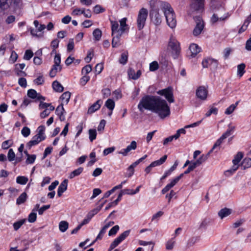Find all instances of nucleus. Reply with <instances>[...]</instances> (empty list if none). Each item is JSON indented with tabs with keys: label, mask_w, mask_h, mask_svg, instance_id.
I'll return each instance as SVG.
<instances>
[{
	"label": "nucleus",
	"mask_w": 251,
	"mask_h": 251,
	"mask_svg": "<svg viewBox=\"0 0 251 251\" xmlns=\"http://www.w3.org/2000/svg\"><path fill=\"white\" fill-rule=\"evenodd\" d=\"M27 195L26 193L23 192L20 196L17 199L16 204L20 205L24 203L27 200Z\"/></svg>",
	"instance_id": "obj_28"
},
{
	"label": "nucleus",
	"mask_w": 251,
	"mask_h": 251,
	"mask_svg": "<svg viewBox=\"0 0 251 251\" xmlns=\"http://www.w3.org/2000/svg\"><path fill=\"white\" fill-rule=\"evenodd\" d=\"M157 93L159 95L164 96L169 102L172 103L174 102L173 89L171 87H168L159 90Z\"/></svg>",
	"instance_id": "obj_8"
},
{
	"label": "nucleus",
	"mask_w": 251,
	"mask_h": 251,
	"mask_svg": "<svg viewBox=\"0 0 251 251\" xmlns=\"http://www.w3.org/2000/svg\"><path fill=\"white\" fill-rule=\"evenodd\" d=\"M68 182V180L67 179H65L59 186L57 190V195L58 197H61L62 194L67 190Z\"/></svg>",
	"instance_id": "obj_17"
},
{
	"label": "nucleus",
	"mask_w": 251,
	"mask_h": 251,
	"mask_svg": "<svg viewBox=\"0 0 251 251\" xmlns=\"http://www.w3.org/2000/svg\"><path fill=\"white\" fill-rule=\"evenodd\" d=\"M101 31L99 28H96L93 32V35L96 41H99L101 38Z\"/></svg>",
	"instance_id": "obj_39"
},
{
	"label": "nucleus",
	"mask_w": 251,
	"mask_h": 251,
	"mask_svg": "<svg viewBox=\"0 0 251 251\" xmlns=\"http://www.w3.org/2000/svg\"><path fill=\"white\" fill-rule=\"evenodd\" d=\"M89 137L91 142H93L96 138L97 131L95 129H90L89 130Z\"/></svg>",
	"instance_id": "obj_40"
},
{
	"label": "nucleus",
	"mask_w": 251,
	"mask_h": 251,
	"mask_svg": "<svg viewBox=\"0 0 251 251\" xmlns=\"http://www.w3.org/2000/svg\"><path fill=\"white\" fill-rule=\"evenodd\" d=\"M92 71V66L90 65H87L84 66L82 69V73L87 74Z\"/></svg>",
	"instance_id": "obj_62"
},
{
	"label": "nucleus",
	"mask_w": 251,
	"mask_h": 251,
	"mask_svg": "<svg viewBox=\"0 0 251 251\" xmlns=\"http://www.w3.org/2000/svg\"><path fill=\"white\" fill-rule=\"evenodd\" d=\"M105 106L110 111H112L115 107V102L112 99H108L105 102Z\"/></svg>",
	"instance_id": "obj_38"
},
{
	"label": "nucleus",
	"mask_w": 251,
	"mask_h": 251,
	"mask_svg": "<svg viewBox=\"0 0 251 251\" xmlns=\"http://www.w3.org/2000/svg\"><path fill=\"white\" fill-rule=\"evenodd\" d=\"M110 23L111 24L112 34L120 33V27L119 28V24L118 22L116 21H110Z\"/></svg>",
	"instance_id": "obj_26"
},
{
	"label": "nucleus",
	"mask_w": 251,
	"mask_h": 251,
	"mask_svg": "<svg viewBox=\"0 0 251 251\" xmlns=\"http://www.w3.org/2000/svg\"><path fill=\"white\" fill-rule=\"evenodd\" d=\"M159 68V65L157 61H153L150 64V70L153 72L157 70Z\"/></svg>",
	"instance_id": "obj_47"
},
{
	"label": "nucleus",
	"mask_w": 251,
	"mask_h": 251,
	"mask_svg": "<svg viewBox=\"0 0 251 251\" xmlns=\"http://www.w3.org/2000/svg\"><path fill=\"white\" fill-rule=\"evenodd\" d=\"M52 87L53 89L57 92H62L64 90L63 86L57 80L52 82Z\"/></svg>",
	"instance_id": "obj_23"
},
{
	"label": "nucleus",
	"mask_w": 251,
	"mask_h": 251,
	"mask_svg": "<svg viewBox=\"0 0 251 251\" xmlns=\"http://www.w3.org/2000/svg\"><path fill=\"white\" fill-rule=\"evenodd\" d=\"M36 158V155L35 154H31L27 157L25 162L27 164H33Z\"/></svg>",
	"instance_id": "obj_46"
},
{
	"label": "nucleus",
	"mask_w": 251,
	"mask_h": 251,
	"mask_svg": "<svg viewBox=\"0 0 251 251\" xmlns=\"http://www.w3.org/2000/svg\"><path fill=\"white\" fill-rule=\"evenodd\" d=\"M140 111L143 112V109L151 110L158 114L161 119L168 117L170 109L166 100L151 96H146L142 98L138 105Z\"/></svg>",
	"instance_id": "obj_1"
},
{
	"label": "nucleus",
	"mask_w": 251,
	"mask_h": 251,
	"mask_svg": "<svg viewBox=\"0 0 251 251\" xmlns=\"http://www.w3.org/2000/svg\"><path fill=\"white\" fill-rule=\"evenodd\" d=\"M11 1V0H0V8L2 9H6L9 7V3Z\"/></svg>",
	"instance_id": "obj_42"
},
{
	"label": "nucleus",
	"mask_w": 251,
	"mask_h": 251,
	"mask_svg": "<svg viewBox=\"0 0 251 251\" xmlns=\"http://www.w3.org/2000/svg\"><path fill=\"white\" fill-rule=\"evenodd\" d=\"M148 10L145 8H141L138 12L137 18V25L139 30L144 28L148 17Z\"/></svg>",
	"instance_id": "obj_4"
},
{
	"label": "nucleus",
	"mask_w": 251,
	"mask_h": 251,
	"mask_svg": "<svg viewBox=\"0 0 251 251\" xmlns=\"http://www.w3.org/2000/svg\"><path fill=\"white\" fill-rule=\"evenodd\" d=\"M8 159L9 161L11 162L15 160V154L13 150V149H10L7 154Z\"/></svg>",
	"instance_id": "obj_48"
},
{
	"label": "nucleus",
	"mask_w": 251,
	"mask_h": 251,
	"mask_svg": "<svg viewBox=\"0 0 251 251\" xmlns=\"http://www.w3.org/2000/svg\"><path fill=\"white\" fill-rule=\"evenodd\" d=\"M115 150V148L114 147L106 148L103 151V155L104 156L107 155L108 154L113 152Z\"/></svg>",
	"instance_id": "obj_60"
},
{
	"label": "nucleus",
	"mask_w": 251,
	"mask_h": 251,
	"mask_svg": "<svg viewBox=\"0 0 251 251\" xmlns=\"http://www.w3.org/2000/svg\"><path fill=\"white\" fill-rule=\"evenodd\" d=\"M174 139H177L175 135L165 138L163 141V145L165 146L167 145L169 142H172Z\"/></svg>",
	"instance_id": "obj_58"
},
{
	"label": "nucleus",
	"mask_w": 251,
	"mask_h": 251,
	"mask_svg": "<svg viewBox=\"0 0 251 251\" xmlns=\"http://www.w3.org/2000/svg\"><path fill=\"white\" fill-rule=\"evenodd\" d=\"M243 157V153L242 152H238L237 154L234 156V159L232 160L233 165L232 166L231 169L228 171V172L231 173L235 172L239 168V163Z\"/></svg>",
	"instance_id": "obj_9"
},
{
	"label": "nucleus",
	"mask_w": 251,
	"mask_h": 251,
	"mask_svg": "<svg viewBox=\"0 0 251 251\" xmlns=\"http://www.w3.org/2000/svg\"><path fill=\"white\" fill-rule=\"evenodd\" d=\"M204 0H194L191 6L195 10L201 12L204 9Z\"/></svg>",
	"instance_id": "obj_15"
},
{
	"label": "nucleus",
	"mask_w": 251,
	"mask_h": 251,
	"mask_svg": "<svg viewBox=\"0 0 251 251\" xmlns=\"http://www.w3.org/2000/svg\"><path fill=\"white\" fill-rule=\"evenodd\" d=\"M18 58V55L16 52L14 51H12L11 53V55L9 58V61L12 63L15 62Z\"/></svg>",
	"instance_id": "obj_61"
},
{
	"label": "nucleus",
	"mask_w": 251,
	"mask_h": 251,
	"mask_svg": "<svg viewBox=\"0 0 251 251\" xmlns=\"http://www.w3.org/2000/svg\"><path fill=\"white\" fill-rule=\"evenodd\" d=\"M33 56V52L30 50H27L25 52V55L24 56V59L25 60H29Z\"/></svg>",
	"instance_id": "obj_45"
},
{
	"label": "nucleus",
	"mask_w": 251,
	"mask_h": 251,
	"mask_svg": "<svg viewBox=\"0 0 251 251\" xmlns=\"http://www.w3.org/2000/svg\"><path fill=\"white\" fill-rule=\"evenodd\" d=\"M45 127L44 126H39L37 129V134L41 136H44L46 138V136L45 134Z\"/></svg>",
	"instance_id": "obj_52"
},
{
	"label": "nucleus",
	"mask_w": 251,
	"mask_h": 251,
	"mask_svg": "<svg viewBox=\"0 0 251 251\" xmlns=\"http://www.w3.org/2000/svg\"><path fill=\"white\" fill-rule=\"evenodd\" d=\"M25 221V219H23L14 223L13 224V227L14 229L15 230H17L18 229H19L21 227V226L24 224Z\"/></svg>",
	"instance_id": "obj_44"
},
{
	"label": "nucleus",
	"mask_w": 251,
	"mask_h": 251,
	"mask_svg": "<svg viewBox=\"0 0 251 251\" xmlns=\"http://www.w3.org/2000/svg\"><path fill=\"white\" fill-rule=\"evenodd\" d=\"M84 13V8L80 9V8H76L72 11L71 14L73 16H78V15H80V14H82V13Z\"/></svg>",
	"instance_id": "obj_51"
},
{
	"label": "nucleus",
	"mask_w": 251,
	"mask_h": 251,
	"mask_svg": "<svg viewBox=\"0 0 251 251\" xmlns=\"http://www.w3.org/2000/svg\"><path fill=\"white\" fill-rule=\"evenodd\" d=\"M246 65L244 63H241L237 65V74L240 77H242L245 73Z\"/></svg>",
	"instance_id": "obj_29"
},
{
	"label": "nucleus",
	"mask_w": 251,
	"mask_h": 251,
	"mask_svg": "<svg viewBox=\"0 0 251 251\" xmlns=\"http://www.w3.org/2000/svg\"><path fill=\"white\" fill-rule=\"evenodd\" d=\"M18 83L21 87L25 88L26 87V80L24 77H21L19 79Z\"/></svg>",
	"instance_id": "obj_63"
},
{
	"label": "nucleus",
	"mask_w": 251,
	"mask_h": 251,
	"mask_svg": "<svg viewBox=\"0 0 251 251\" xmlns=\"http://www.w3.org/2000/svg\"><path fill=\"white\" fill-rule=\"evenodd\" d=\"M25 66V63L17 64L16 65L15 70L18 75H26V73L23 71H20V70H23Z\"/></svg>",
	"instance_id": "obj_27"
},
{
	"label": "nucleus",
	"mask_w": 251,
	"mask_h": 251,
	"mask_svg": "<svg viewBox=\"0 0 251 251\" xmlns=\"http://www.w3.org/2000/svg\"><path fill=\"white\" fill-rule=\"evenodd\" d=\"M167 49L171 52L174 59L176 58L180 53V48L179 43L172 36L170 38Z\"/></svg>",
	"instance_id": "obj_3"
},
{
	"label": "nucleus",
	"mask_w": 251,
	"mask_h": 251,
	"mask_svg": "<svg viewBox=\"0 0 251 251\" xmlns=\"http://www.w3.org/2000/svg\"><path fill=\"white\" fill-rule=\"evenodd\" d=\"M27 96L31 99H35L37 97V93L34 89H30L27 92Z\"/></svg>",
	"instance_id": "obj_54"
},
{
	"label": "nucleus",
	"mask_w": 251,
	"mask_h": 251,
	"mask_svg": "<svg viewBox=\"0 0 251 251\" xmlns=\"http://www.w3.org/2000/svg\"><path fill=\"white\" fill-rule=\"evenodd\" d=\"M130 232V230H127L121 233L110 244L109 251H111L118 246L122 241H123L127 237H128Z\"/></svg>",
	"instance_id": "obj_7"
},
{
	"label": "nucleus",
	"mask_w": 251,
	"mask_h": 251,
	"mask_svg": "<svg viewBox=\"0 0 251 251\" xmlns=\"http://www.w3.org/2000/svg\"><path fill=\"white\" fill-rule=\"evenodd\" d=\"M45 139V137L41 136L36 134L32 138L31 140L27 143L26 147L30 149L32 146L38 145Z\"/></svg>",
	"instance_id": "obj_11"
},
{
	"label": "nucleus",
	"mask_w": 251,
	"mask_h": 251,
	"mask_svg": "<svg viewBox=\"0 0 251 251\" xmlns=\"http://www.w3.org/2000/svg\"><path fill=\"white\" fill-rule=\"evenodd\" d=\"M122 34L121 33L112 34L113 36L112 46L113 48L117 47L120 45V38Z\"/></svg>",
	"instance_id": "obj_21"
},
{
	"label": "nucleus",
	"mask_w": 251,
	"mask_h": 251,
	"mask_svg": "<svg viewBox=\"0 0 251 251\" xmlns=\"http://www.w3.org/2000/svg\"><path fill=\"white\" fill-rule=\"evenodd\" d=\"M196 94L198 98L201 100H204L206 99L207 97V89L205 87L201 86L197 88Z\"/></svg>",
	"instance_id": "obj_10"
},
{
	"label": "nucleus",
	"mask_w": 251,
	"mask_h": 251,
	"mask_svg": "<svg viewBox=\"0 0 251 251\" xmlns=\"http://www.w3.org/2000/svg\"><path fill=\"white\" fill-rule=\"evenodd\" d=\"M55 113L59 117V120L61 121H64L65 120V114L66 113V111L63 107V103H61L56 107Z\"/></svg>",
	"instance_id": "obj_16"
},
{
	"label": "nucleus",
	"mask_w": 251,
	"mask_h": 251,
	"mask_svg": "<svg viewBox=\"0 0 251 251\" xmlns=\"http://www.w3.org/2000/svg\"><path fill=\"white\" fill-rule=\"evenodd\" d=\"M44 82L43 76L40 75L36 79L34 80V83L37 85H42Z\"/></svg>",
	"instance_id": "obj_57"
},
{
	"label": "nucleus",
	"mask_w": 251,
	"mask_h": 251,
	"mask_svg": "<svg viewBox=\"0 0 251 251\" xmlns=\"http://www.w3.org/2000/svg\"><path fill=\"white\" fill-rule=\"evenodd\" d=\"M105 9L99 4L96 5L94 7V12L96 14H99L104 12Z\"/></svg>",
	"instance_id": "obj_43"
},
{
	"label": "nucleus",
	"mask_w": 251,
	"mask_h": 251,
	"mask_svg": "<svg viewBox=\"0 0 251 251\" xmlns=\"http://www.w3.org/2000/svg\"><path fill=\"white\" fill-rule=\"evenodd\" d=\"M232 210L227 208H224L221 209L218 212V215L221 219L229 216L231 214Z\"/></svg>",
	"instance_id": "obj_20"
},
{
	"label": "nucleus",
	"mask_w": 251,
	"mask_h": 251,
	"mask_svg": "<svg viewBox=\"0 0 251 251\" xmlns=\"http://www.w3.org/2000/svg\"><path fill=\"white\" fill-rule=\"evenodd\" d=\"M167 158V155H164L163 157L160 158L159 160H156V161H154L151 162V167H154L162 165V164H163L165 162V161H166Z\"/></svg>",
	"instance_id": "obj_25"
},
{
	"label": "nucleus",
	"mask_w": 251,
	"mask_h": 251,
	"mask_svg": "<svg viewBox=\"0 0 251 251\" xmlns=\"http://www.w3.org/2000/svg\"><path fill=\"white\" fill-rule=\"evenodd\" d=\"M202 65L203 68L212 67L213 68H216L218 66V62L215 59L207 58L203 59L202 62Z\"/></svg>",
	"instance_id": "obj_14"
},
{
	"label": "nucleus",
	"mask_w": 251,
	"mask_h": 251,
	"mask_svg": "<svg viewBox=\"0 0 251 251\" xmlns=\"http://www.w3.org/2000/svg\"><path fill=\"white\" fill-rule=\"evenodd\" d=\"M225 12V9L221 8L218 13L214 14L211 18V23H215L218 21H223L227 19L229 17V15L228 13Z\"/></svg>",
	"instance_id": "obj_5"
},
{
	"label": "nucleus",
	"mask_w": 251,
	"mask_h": 251,
	"mask_svg": "<svg viewBox=\"0 0 251 251\" xmlns=\"http://www.w3.org/2000/svg\"><path fill=\"white\" fill-rule=\"evenodd\" d=\"M68 223L65 221H61L59 224V230L62 232L66 231L68 229Z\"/></svg>",
	"instance_id": "obj_36"
},
{
	"label": "nucleus",
	"mask_w": 251,
	"mask_h": 251,
	"mask_svg": "<svg viewBox=\"0 0 251 251\" xmlns=\"http://www.w3.org/2000/svg\"><path fill=\"white\" fill-rule=\"evenodd\" d=\"M211 152L210 151L206 154H202L197 160H196V162L200 166L204 162H205L208 159L210 153Z\"/></svg>",
	"instance_id": "obj_32"
},
{
	"label": "nucleus",
	"mask_w": 251,
	"mask_h": 251,
	"mask_svg": "<svg viewBox=\"0 0 251 251\" xmlns=\"http://www.w3.org/2000/svg\"><path fill=\"white\" fill-rule=\"evenodd\" d=\"M126 21L127 19L126 18H124L119 21L120 24V32L121 34H123L127 29L128 25L126 24Z\"/></svg>",
	"instance_id": "obj_22"
},
{
	"label": "nucleus",
	"mask_w": 251,
	"mask_h": 251,
	"mask_svg": "<svg viewBox=\"0 0 251 251\" xmlns=\"http://www.w3.org/2000/svg\"><path fill=\"white\" fill-rule=\"evenodd\" d=\"M102 101L101 100H98L95 103L91 105L88 110V113L92 114L100 109Z\"/></svg>",
	"instance_id": "obj_19"
},
{
	"label": "nucleus",
	"mask_w": 251,
	"mask_h": 251,
	"mask_svg": "<svg viewBox=\"0 0 251 251\" xmlns=\"http://www.w3.org/2000/svg\"><path fill=\"white\" fill-rule=\"evenodd\" d=\"M139 244L141 246H149L148 250L152 251L154 248V244L152 241L147 242L143 240L139 241Z\"/></svg>",
	"instance_id": "obj_33"
},
{
	"label": "nucleus",
	"mask_w": 251,
	"mask_h": 251,
	"mask_svg": "<svg viewBox=\"0 0 251 251\" xmlns=\"http://www.w3.org/2000/svg\"><path fill=\"white\" fill-rule=\"evenodd\" d=\"M232 50L230 48H225L223 51L224 57L225 59L228 58L230 54L232 52Z\"/></svg>",
	"instance_id": "obj_55"
},
{
	"label": "nucleus",
	"mask_w": 251,
	"mask_h": 251,
	"mask_svg": "<svg viewBox=\"0 0 251 251\" xmlns=\"http://www.w3.org/2000/svg\"><path fill=\"white\" fill-rule=\"evenodd\" d=\"M71 94L69 92H65L63 93L61 96L60 99L62 100V103L67 104L69 101Z\"/></svg>",
	"instance_id": "obj_24"
},
{
	"label": "nucleus",
	"mask_w": 251,
	"mask_h": 251,
	"mask_svg": "<svg viewBox=\"0 0 251 251\" xmlns=\"http://www.w3.org/2000/svg\"><path fill=\"white\" fill-rule=\"evenodd\" d=\"M183 174H181L179 176L172 179L171 182L168 184L161 191L163 194H165L169 191L172 187H173L182 177Z\"/></svg>",
	"instance_id": "obj_12"
},
{
	"label": "nucleus",
	"mask_w": 251,
	"mask_h": 251,
	"mask_svg": "<svg viewBox=\"0 0 251 251\" xmlns=\"http://www.w3.org/2000/svg\"><path fill=\"white\" fill-rule=\"evenodd\" d=\"M37 214L34 211H33L29 215L28 221L30 223H34L36 220Z\"/></svg>",
	"instance_id": "obj_49"
},
{
	"label": "nucleus",
	"mask_w": 251,
	"mask_h": 251,
	"mask_svg": "<svg viewBox=\"0 0 251 251\" xmlns=\"http://www.w3.org/2000/svg\"><path fill=\"white\" fill-rule=\"evenodd\" d=\"M28 180L27 177L25 176H18L16 178V182L21 185L25 184Z\"/></svg>",
	"instance_id": "obj_37"
},
{
	"label": "nucleus",
	"mask_w": 251,
	"mask_h": 251,
	"mask_svg": "<svg viewBox=\"0 0 251 251\" xmlns=\"http://www.w3.org/2000/svg\"><path fill=\"white\" fill-rule=\"evenodd\" d=\"M194 19L196 25L193 30V34L195 36H197L201 33L204 25L202 18L200 16H196Z\"/></svg>",
	"instance_id": "obj_6"
},
{
	"label": "nucleus",
	"mask_w": 251,
	"mask_h": 251,
	"mask_svg": "<svg viewBox=\"0 0 251 251\" xmlns=\"http://www.w3.org/2000/svg\"><path fill=\"white\" fill-rule=\"evenodd\" d=\"M241 166L243 169L250 167L251 166V158H245L242 162Z\"/></svg>",
	"instance_id": "obj_35"
},
{
	"label": "nucleus",
	"mask_w": 251,
	"mask_h": 251,
	"mask_svg": "<svg viewBox=\"0 0 251 251\" xmlns=\"http://www.w3.org/2000/svg\"><path fill=\"white\" fill-rule=\"evenodd\" d=\"M21 133L25 137H26L30 135V130L28 127L25 126L22 129Z\"/></svg>",
	"instance_id": "obj_53"
},
{
	"label": "nucleus",
	"mask_w": 251,
	"mask_h": 251,
	"mask_svg": "<svg viewBox=\"0 0 251 251\" xmlns=\"http://www.w3.org/2000/svg\"><path fill=\"white\" fill-rule=\"evenodd\" d=\"M83 168L82 167H79L77 168V169L73 171L70 174L69 176V178L70 179H72L75 176H79L83 172Z\"/></svg>",
	"instance_id": "obj_34"
},
{
	"label": "nucleus",
	"mask_w": 251,
	"mask_h": 251,
	"mask_svg": "<svg viewBox=\"0 0 251 251\" xmlns=\"http://www.w3.org/2000/svg\"><path fill=\"white\" fill-rule=\"evenodd\" d=\"M137 148V143L135 141L131 142L130 144L127 146L126 149H123L118 152V154H122L123 156H126L132 150H135Z\"/></svg>",
	"instance_id": "obj_13"
},
{
	"label": "nucleus",
	"mask_w": 251,
	"mask_h": 251,
	"mask_svg": "<svg viewBox=\"0 0 251 251\" xmlns=\"http://www.w3.org/2000/svg\"><path fill=\"white\" fill-rule=\"evenodd\" d=\"M218 109L216 107H211L205 114V116L207 117L210 116L212 114H217Z\"/></svg>",
	"instance_id": "obj_56"
},
{
	"label": "nucleus",
	"mask_w": 251,
	"mask_h": 251,
	"mask_svg": "<svg viewBox=\"0 0 251 251\" xmlns=\"http://www.w3.org/2000/svg\"><path fill=\"white\" fill-rule=\"evenodd\" d=\"M119 226L118 225H116L114 226L108 232V235L109 236H113L115 235L118 230H119Z\"/></svg>",
	"instance_id": "obj_50"
},
{
	"label": "nucleus",
	"mask_w": 251,
	"mask_h": 251,
	"mask_svg": "<svg viewBox=\"0 0 251 251\" xmlns=\"http://www.w3.org/2000/svg\"><path fill=\"white\" fill-rule=\"evenodd\" d=\"M235 109V106L231 104L226 109L225 113L226 115H230L233 112Z\"/></svg>",
	"instance_id": "obj_59"
},
{
	"label": "nucleus",
	"mask_w": 251,
	"mask_h": 251,
	"mask_svg": "<svg viewBox=\"0 0 251 251\" xmlns=\"http://www.w3.org/2000/svg\"><path fill=\"white\" fill-rule=\"evenodd\" d=\"M12 143L10 140H6L4 141L1 145V147L3 149H7L11 146Z\"/></svg>",
	"instance_id": "obj_64"
},
{
	"label": "nucleus",
	"mask_w": 251,
	"mask_h": 251,
	"mask_svg": "<svg viewBox=\"0 0 251 251\" xmlns=\"http://www.w3.org/2000/svg\"><path fill=\"white\" fill-rule=\"evenodd\" d=\"M175 237L169 239L166 243L165 247L166 249L167 250H172L175 246L176 241L175 239Z\"/></svg>",
	"instance_id": "obj_31"
},
{
	"label": "nucleus",
	"mask_w": 251,
	"mask_h": 251,
	"mask_svg": "<svg viewBox=\"0 0 251 251\" xmlns=\"http://www.w3.org/2000/svg\"><path fill=\"white\" fill-rule=\"evenodd\" d=\"M189 50L191 52V56L195 57L201 51V48L196 44H192L189 47Z\"/></svg>",
	"instance_id": "obj_18"
},
{
	"label": "nucleus",
	"mask_w": 251,
	"mask_h": 251,
	"mask_svg": "<svg viewBox=\"0 0 251 251\" xmlns=\"http://www.w3.org/2000/svg\"><path fill=\"white\" fill-rule=\"evenodd\" d=\"M161 6L168 25L171 28H175L176 25V20L173 8L169 3L166 2H162Z\"/></svg>",
	"instance_id": "obj_2"
},
{
	"label": "nucleus",
	"mask_w": 251,
	"mask_h": 251,
	"mask_svg": "<svg viewBox=\"0 0 251 251\" xmlns=\"http://www.w3.org/2000/svg\"><path fill=\"white\" fill-rule=\"evenodd\" d=\"M128 59V54L127 52L123 53L119 59V62L121 64L125 65Z\"/></svg>",
	"instance_id": "obj_41"
},
{
	"label": "nucleus",
	"mask_w": 251,
	"mask_h": 251,
	"mask_svg": "<svg viewBox=\"0 0 251 251\" xmlns=\"http://www.w3.org/2000/svg\"><path fill=\"white\" fill-rule=\"evenodd\" d=\"M123 195V192H121L119 194V195L118 196V198H117V199L116 200H115L114 201L110 202L108 204V205L105 207V210H107L109 208H110V207L116 205L118 204V202L121 200V198H122V197Z\"/></svg>",
	"instance_id": "obj_30"
}]
</instances>
